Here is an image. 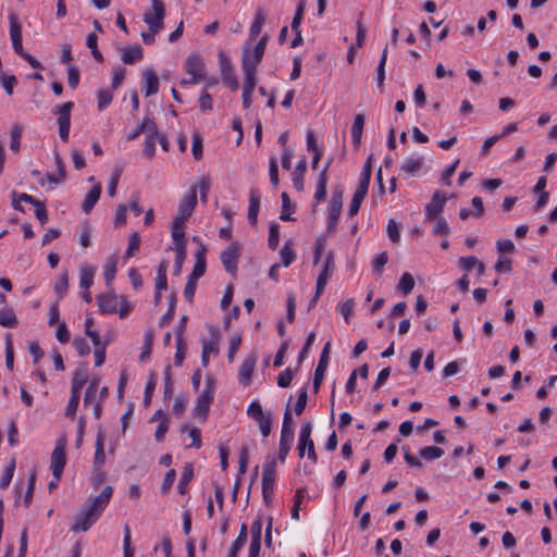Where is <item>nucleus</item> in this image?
Listing matches in <instances>:
<instances>
[{"label":"nucleus","instance_id":"1","mask_svg":"<svg viewBox=\"0 0 557 557\" xmlns=\"http://www.w3.org/2000/svg\"><path fill=\"white\" fill-rule=\"evenodd\" d=\"M113 488L107 485L99 495L90 497L75 516L73 532H86L99 519L112 497Z\"/></svg>","mask_w":557,"mask_h":557},{"label":"nucleus","instance_id":"2","mask_svg":"<svg viewBox=\"0 0 557 557\" xmlns=\"http://www.w3.org/2000/svg\"><path fill=\"white\" fill-rule=\"evenodd\" d=\"M99 311L103 314L119 313L120 318H126L133 309L126 296H117L114 292H108L97 296Z\"/></svg>","mask_w":557,"mask_h":557},{"label":"nucleus","instance_id":"3","mask_svg":"<svg viewBox=\"0 0 557 557\" xmlns=\"http://www.w3.org/2000/svg\"><path fill=\"white\" fill-rule=\"evenodd\" d=\"M152 11L144 14V22L149 30L159 33L164 26L165 4L162 0H151Z\"/></svg>","mask_w":557,"mask_h":557},{"label":"nucleus","instance_id":"4","mask_svg":"<svg viewBox=\"0 0 557 557\" xmlns=\"http://www.w3.org/2000/svg\"><path fill=\"white\" fill-rule=\"evenodd\" d=\"M74 108L72 101H67L61 106H57L53 109V113L58 114V129L59 136L62 141L69 140L70 127H71V111Z\"/></svg>","mask_w":557,"mask_h":557},{"label":"nucleus","instance_id":"5","mask_svg":"<svg viewBox=\"0 0 557 557\" xmlns=\"http://www.w3.org/2000/svg\"><path fill=\"white\" fill-rule=\"evenodd\" d=\"M311 432H312V425L310 422L304 423L300 429L299 433V441H298V456L299 458H302L305 456L306 449L308 450V458L312 460L313 462L318 461V456L314 449V443L311 440Z\"/></svg>","mask_w":557,"mask_h":557},{"label":"nucleus","instance_id":"6","mask_svg":"<svg viewBox=\"0 0 557 557\" xmlns=\"http://www.w3.org/2000/svg\"><path fill=\"white\" fill-rule=\"evenodd\" d=\"M343 208V190L335 189L332 194L331 201L329 205L327 213V226L326 231L332 234L336 230V225Z\"/></svg>","mask_w":557,"mask_h":557},{"label":"nucleus","instance_id":"7","mask_svg":"<svg viewBox=\"0 0 557 557\" xmlns=\"http://www.w3.org/2000/svg\"><path fill=\"white\" fill-rule=\"evenodd\" d=\"M185 71L190 75L189 79L182 84L196 85L205 78V63L198 54H193L185 61Z\"/></svg>","mask_w":557,"mask_h":557},{"label":"nucleus","instance_id":"8","mask_svg":"<svg viewBox=\"0 0 557 557\" xmlns=\"http://www.w3.org/2000/svg\"><path fill=\"white\" fill-rule=\"evenodd\" d=\"M197 205V186H191L178 205V212L174 221L184 223L189 219Z\"/></svg>","mask_w":557,"mask_h":557},{"label":"nucleus","instance_id":"9","mask_svg":"<svg viewBox=\"0 0 557 557\" xmlns=\"http://www.w3.org/2000/svg\"><path fill=\"white\" fill-rule=\"evenodd\" d=\"M240 256V245L235 242L232 243L225 250L221 252L220 259L224 269L232 275L237 271V262Z\"/></svg>","mask_w":557,"mask_h":557},{"label":"nucleus","instance_id":"10","mask_svg":"<svg viewBox=\"0 0 557 557\" xmlns=\"http://www.w3.org/2000/svg\"><path fill=\"white\" fill-rule=\"evenodd\" d=\"M446 201V195L440 190H436L433 194L431 201L425 206L424 221L432 222L435 219L440 218V214L443 212Z\"/></svg>","mask_w":557,"mask_h":557},{"label":"nucleus","instance_id":"11","mask_svg":"<svg viewBox=\"0 0 557 557\" xmlns=\"http://www.w3.org/2000/svg\"><path fill=\"white\" fill-rule=\"evenodd\" d=\"M65 465V443L59 441L51 454L50 469L52 471V475L55 478L62 476Z\"/></svg>","mask_w":557,"mask_h":557},{"label":"nucleus","instance_id":"12","mask_svg":"<svg viewBox=\"0 0 557 557\" xmlns=\"http://www.w3.org/2000/svg\"><path fill=\"white\" fill-rule=\"evenodd\" d=\"M220 67H221V77L224 85L228 86L231 90L236 91L238 89V81L233 71L231 61L228 58L221 52L219 54Z\"/></svg>","mask_w":557,"mask_h":557},{"label":"nucleus","instance_id":"13","mask_svg":"<svg viewBox=\"0 0 557 557\" xmlns=\"http://www.w3.org/2000/svg\"><path fill=\"white\" fill-rule=\"evenodd\" d=\"M213 401V389L211 380L207 381L206 389L198 396L194 408L195 414L198 417H207L211 403Z\"/></svg>","mask_w":557,"mask_h":557},{"label":"nucleus","instance_id":"14","mask_svg":"<svg viewBox=\"0 0 557 557\" xmlns=\"http://www.w3.org/2000/svg\"><path fill=\"white\" fill-rule=\"evenodd\" d=\"M335 270L334 253L331 251L327 253L323 268L317 278L318 295H322L327 284L329 278L333 275Z\"/></svg>","mask_w":557,"mask_h":557},{"label":"nucleus","instance_id":"15","mask_svg":"<svg viewBox=\"0 0 557 557\" xmlns=\"http://www.w3.org/2000/svg\"><path fill=\"white\" fill-rule=\"evenodd\" d=\"M257 360L258 356L256 354H251L243 361L238 373V380L244 386H248L250 384Z\"/></svg>","mask_w":557,"mask_h":557},{"label":"nucleus","instance_id":"16","mask_svg":"<svg viewBox=\"0 0 557 557\" xmlns=\"http://www.w3.org/2000/svg\"><path fill=\"white\" fill-rule=\"evenodd\" d=\"M424 158L421 156H411L407 158L400 165V173H404L407 177L416 176L423 168Z\"/></svg>","mask_w":557,"mask_h":557},{"label":"nucleus","instance_id":"17","mask_svg":"<svg viewBox=\"0 0 557 557\" xmlns=\"http://www.w3.org/2000/svg\"><path fill=\"white\" fill-rule=\"evenodd\" d=\"M10 36L12 40L13 50L18 55L22 54V52H24L22 45V28L17 22L16 16L13 14L10 15Z\"/></svg>","mask_w":557,"mask_h":557},{"label":"nucleus","instance_id":"18","mask_svg":"<svg viewBox=\"0 0 557 557\" xmlns=\"http://www.w3.org/2000/svg\"><path fill=\"white\" fill-rule=\"evenodd\" d=\"M275 478H276V460L274 458H268L263 466L262 487L273 488Z\"/></svg>","mask_w":557,"mask_h":557},{"label":"nucleus","instance_id":"19","mask_svg":"<svg viewBox=\"0 0 557 557\" xmlns=\"http://www.w3.org/2000/svg\"><path fill=\"white\" fill-rule=\"evenodd\" d=\"M196 262L188 277L198 281L206 272V247L201 244L195 252Z\"/></svg>","mask_w":557,"mask_h":557},{"label":"nucleus","instance_id":"20","mask_svg":"<svg viewBox=\"0 0 557 557\" xmlns=\"http://www.w3.org/2000/svg\"><path fill=\"white\" fill-rule=\"evenodd\" d=\"M104 441L106 436L104 434L99 431L96 437V451H95V458H94V471L101 470L102 466L106 461V454H104Z\"/></svg>","mask_w":557,"mask_h":557},{"label":"nucleus","instance_id":"21","mask_svg":"<svg viewBox=\"0 0 557 557\" xmlns=\"http://www.w3.org/2000/svg\"><path fill=\"white\" fill-rule=\"evenodd\" d=\"M144 58V52L140 46L135 45L131 47H126L122 49L121 59L125 64H135L136 62L141 61Z\"/></svg>","mask_w":557,"mask_h":557},{"label":"nucleus","instance_id":"22","mask_svg":"<svg viewBox=\"0 0 557 557\" xmlns=\"http://www.w3.org/2000/svg\"><path fill=\"white\" fill-rule=\"evenodd\" d=\"M261 197L257 189H250L249 193V208H248V220L255 225L257 223V218L260 209Z\"/></svg>","mask_w":557,"mask_h":557},{"label":"nucleus","instance_id":"23","mask_svg":"<svg viewBox=\"0 0 557 557\" xmlns=\"http://www.w3.org/2000/svg\"><path fill=\"white\" fill-rule=\"evenodd\" d=\"M144 78L146 83L145 96L150 97L156 95L159 90V78L157 73L151 69H146L144 71Z\"/></svg>","mask_w":557,"mask_h":557},{"label":"nucleus","instance_id":"24","mask_svg":"<svg viewBox=\"0 0 557 557\" xmlns=\"http://www.w3.org/2000/svg\"><path fill=\"white\" fill-rule=\"evenodd\" d=\"M141 133H146L147 135H158V128L154 121L145 117L144 121L136 127V129L128 136V139H136Z\"/></svg>","mask_w":557,"mask_h":557},{"label":"nucleus","instance_id":"25","mask_svg":"<svg viewBox=\"0 0 557 557\" xmlns=\"http://www.w3.org/2000/svg\"><path fill=\"white\" fill-rule=\"evenodd\" d=\"M364 115L359 113L355 116L352 126H351V138L355 147H359L361 144V137L364 126Z\"/></svg>","mask_w":557,"mask_h":557},{"label":"nucleus","instance_id":"26","mask_svg":"<svg viewBox=\"0 0 557 557\" xmlns=\"http://www.w3.org/2000/svg\"><path fill=\"white\" fill-rule=\"evenodd\" d=\"M100 195H101V186H100V184L95 185L89 190V193L86 195V198H85V200H84V202L82 205V210L85 213H89L92 210V208L95 207V205L97 203V201L99 200Z\"/></svg>","mask_w":557,"mask_h":557},{"label":"nucleus","instance_id":"27","mask_svg":"<svg viewBox=\"0 0 557 557\" xmlns=\"http://www.w3.org/2000/svg\"><path fill=\"white\" fill-rule=\"evenodd\" d=\"M293 442H294V434L281 433L280 445H278V455H277V459L281 462H285L287 455L290 450V446H292Z\"/></svg>","mask_w":557,"mask_h":557},{"label":"nucleus","instance_id":"28","mask_svg":"<svg viewBox=\"0 0 557 557\" xmlns=\"http://www.w3.org/2000/svg\"><path fill=\"white\" fill-rule=\"evenodd\" d=\"M87 381H88L87 370L84 368L77 369L73 374V379H72V383H71V392L81 395V389L87 383Z\"/></svg>","mask_w":557,"mask_h":557},{"label":"nucleus","instance_id":"29","mask_svg":"<svg viewBox=\"0 0 557 557\" xmlns=\"http://www.w3.org/2000/svg\"><path fill=\"white\" fill-rule=\"evenodd\" d=\"M194 476V468L191 463H185L180 483L177 486V492L182 495H185L187 493V486L190 483L191 479Z\"/></svg>","mask_w":557,"mask_h":557},{"label":"nucleus","instance_id":"30","mask_svg":"<svg viewBox=\"0 0 557 557\" xmlns=\"http://www.w3.org/2000/svg\"><path fill=\"white\" fill-rule=\"evenodd\" d=\"M306 170H307V161L304 158L302 160H300L298 162V164L296 165V169L293 173V185L299 191H301L304 189V185H305L304 174H305Z\"/></svg>","mask_w":557,"mask_h":557},{"label":"nucleus","instance_id":"31","mask_svg":"<svg viewBox=\"0 0 557 557\" xmlns=\"http://www.w3.org/2000/svg\"><path fill=\"white\" fill-rule=\"evenodd\" d=\"M329 366V360L319 359L318 366L314 371L313 376V391L314 393H318L320 389V386L322 384V381L324 379L325 371Z\"/></svg>","mask_w":557,"mask_h":557},{"label":"nucleus","instance_id":"32","mask_svg":"<svg viewBox=\"0 0 557 557\" xmlns=\"http://www.w3.org/2000/svg\"><path fill=\"white\" fill-rule=\"evenodd\" d=\"M18 321L11 308L0 309V325L3 327H15Z\"/></svg>","mask_w":557,"mask_h":557},{"label":"nucleus","instance_id":"33","mask_svg":"<svg viewBox=\"0 0 557 557\" xmlns=\"http://www.w3.org/2000/svg\"><path fill=\"white\" fill-rule=\"evenodd\" d=\"M262 59L257 58L250 50L245 49L243 52V70L257 72V66Z\"/></svg>","mask_w":557,"mask_h":557},{"label":"nucleus","instance_id":"34","mask_svg":"<svg viewBox=\"0 0 557 557\" xmlns=\"http://www.w3.org/2000/svg\"><path fill=\"white\" fill-rule=\"evenodd\" d=\"M95 269L90 267H83L79 271V286L84 289H89L94 283Z\"/></svg>","mask_w":557,"mask_h":557},{"label":"nucleus","instance_id":"35","mask_svg":"<svg viewBox=\"0 0 557 557\" xmlns=\"http://www.w3.org/2000/svg\"><path fill=\"white\" fill-rule=\"evenodd\" d=\"M153 338H154L153 332L151 330H148L145 333L144 346H143L141 352L139 355L140 361H146L150 358L152 345H153Z\"/></svg>","mask_w":557,"mask_h":557},{"label":"nucleus","instance_id":"36","mask_svg":"<svg viewBox=\"0 0 557 557\" xmlns=\"http://www.w3.org/2000/svg\"><path fill=\"white\" fill-rule=\"evenodd\" d=\"M281 260L284 267H288L296 258L295 251L293 249V243L290 240H286L280 251Z\"/></svg>","mask_w":557,"mask_h":557},{"label":"nucleus","instance_id":"37","mask_svg":"<svg viewBox=\"0 0 557 557\" xmlns=\"http://www.w3.org/2000/svg\"><path fill=\"white\" fill-rule=\"evenodd\" d=\"M265 23V17H264V14L262 11H258L256 16H255V20L250 26V29H249V38L251 40L256 39L260 33H261V29H262V26L264 25Z\"/></svg>","mask_w":557,"mask_h":557},{"label":"nucleus","instance_id":"38","mask_svg":"<svg viewBox=\"0 0 557 557\" xmlns=\"http://www.w3.org/2000/svg\"><path fill=\"white\" fill-rule=\"evenodd\" d=\"M22 133H23L22 125L15 124L12 126L11 132H10V136H11L10 149L13 152L20 151Z\"/></svg>","mask_w":557,"mask_h":557},{"label":"nucleus","instance_id":"39","mask_svg":"<svg viewBox=\"0 0 557 557\" xmlns=\"http://www.w3.org/2000/svg\"><path fill=\"white\" fill-rule=\"evenodd\" d=\"M171 234H172L173 240H174V243L176 245V248H178L180 245H184L185 246V242H184L185 224L184 223H180L177 221H173Z\"/></svg>","mask_w":557,"mask_h":557},{"label":"nucleus","instance_id":"40","mask_svg":"<svg viewBox=\"0 0 557 557\" xmlns=\"http://www.w3.org/2000/svg\"><path fill=\"white\" fill-rule=\"evenodd\" d=\"M327 175H325V171H321L319 174L317 189L314 193V198L318 201H322L326 197V185H327Z\"/></svg>","mask_w":557,"mask_h":557},{"label":"nucleus","instance_id":"41","mask_svg":"<svg viewBox=\"0 0 557 557\" xmlns=\"http://www.w3.org/2000/svg\"><path fill=\"white\" fill-rule=\"evenodd\" d=\"M419 455L426 460H435L444 455V450L436 446H425L420 449Z\"/></svg>","mask_w":557,"mask_h":557},{"label":"nucleus","instance_id":"42","mask_svg":"<svg viewBox=\"0 0 557 557\" xmlns=\"http://www.w3.org/2000/svg\"><path fill=\"white\" fill-rule=\"evenodd\" d=\"M386 60H387V47H385L383 49L379 65L376 67V79H377L379 87H382L384 85Z\"/></svg>","mask_w":557,"mask_h":557},{"label":"nucleus","instance_id":"43","mask_svg":"<svg viewBox=\"0 0 557 557\" xmlns=\"http://www.w3.org/2000/svg\"><path fill=\"white\" fill-rule=\"evenodd\" d=\"M414 287V280L412 275L408 272H405L399 281L398 289L403 292L404 295H408Z\"/></svg>","mask_w":557,"mask_h":557},{"label":"nucleus","instance_id":"44","mask_svg":"<svg viewBox=\"0 0 557 557\" xmlns=\"http://www.w3.org/2000/svg\"><path fill=\"white\" fill-rule=\"evenodd\" d=\"M15 470V459H11L0 480V488L4 490L10 485Z\"/></svg>","mask_w":557,"mask_h":557},{"label":"nucleus","instance_id":"45","mask_svg":"<svg viewBox=\"0 0 557 557\" xmlns=\"http://www.w3.org/2000/svg\"><path fill=\"white\" fill-rule=\"evenodd\" d=\"M157 385L154 373H151L145 387L144 406L148 407L151 403L152 394Z\"/></svg>","mask_w":557,"mask_h":557},{"label":"nucleus","instance_id":"46","mask_svg":"<svg viewBox=\"0 0 557 557\" xmlns=\"http://www.w3.org/2000/svg\"><path fill=\"white\" fill-rule=\"evenodd\" d=\"M218 343H219V336L215 330L211 331V338L208 341H202V350L208 352L209 355L211 352L218 354Z\"/></svg>","mask_w":557,"mask_h":557},{"label":"nucleus","instance_id":"47","mask_svg":"<svg viewBox=\"0 0 557 557\" xmlns=\"http://www.w3.org/2000/svg\"><path fill=\"white\" fill-rule=\"evenodd\" d=\"M186 350H187V346H186L185 338L176 339V352L174 356V363L176 367L182 366V363L185 359V356H186Z\"/></svg>","mask_w":557,"mask_h":557},{"label":"nucleus","instance_id":"48","mask_svg":"<svg viewBox=\"0 0 557 557\" xmlns=\"http://www.w3.org/2000/svg\"><path fill=\"white\" fill-rule=\"evenodd\" d=\"M293 206H292V202H290V199L287 195V193H283L282 194V212H281V215H280V219L282 221H293L294 219L292 218L289 211L293 210Z\"/></svg>","mask_w":557,"mask_h":557},{"label":"nucleus","instance_id":"49","mask_svg":"<svg viewBox=\"0 0 557 557\" xmlns=\"http://www.w3.org/2000/svg\"><path fill=\"white\" fill-rule=\"evenodd\" d=\"M79 398H81L79 394L71 392V396H70L66 409H65V416L67 418L73 419L75 417L78 405H79Z\"/></svg>","mask_w":557,"mask_h":557},{"label":"nucleus","instance_id":"50","mask_svg":"<svg viewBox=\"0 0 557 557\" xmlns=\"http://www.w3.org/2000/svg\"><path fill=\"white\" fill-rule=\"evenodd\" d=\"M434 222L435 224L432 230L434 235L447 236L449 234L450 228L445 218L440 216L435 219Z\"/></svg>","mask_w":557,"mask_h":557},{"label":"nucleus","instance_id":"51","mask_svg":"<svg viewBox=\"0 0 557 557\" xmlns=\"http://www.w3.org/2000/svg\"><path fill=\"white\" fill-rule=\"evenodd\" d=\"M157 136L158 135H146V139L144 141L143 147V153L149 159L154 156Z\"/></svg>","mask_w":557,"mask_h":557},{"label":"nucleus","instance_id":"52","mask_svg":"<svg viewBox=\"0 0 557 557\" xmlns=\"http://www.w3.org/2000/svg\"><path fill=\"white\" fill-rule=\"evenodd\" d=\"M280 243V226L276 223L270 225L268 245L269 248L275 250Z\"/></svg>","mask_w":557,"mask_h":557},{"label":"nucleus","instance_id":"53","mask_svg":"<svg viewBox=\"0 0 557 557\" xmlns=\"http://www.w3.org/2000/svg\"><path fill=\"white\" fill-rule=\"evenodd\" d=\"M366 196L367 195L355 190V194L352 196V199H351V202H350V206H349V210H348V215L349 216H354V215H356L358 213V211H359V209L361 207V203H362L363 199L366 198Z\"/></svg>","mask_w":557,"mask_h":557},{"label":"nucleus","instance_id":"54","mask_svg":"<svg viewBox=\"0 0 557 557\" xmlns=\"http://www.w3.org/2000/svg\"><path fill=\"white\" fill-rule=\"evenodd\" d=\"M305 8H306V1L305 0L299 1L298 5L296 8L294 18L292 21V25H290L293 32H297V29H299L300 23L304 17Z\"/></svg>","mask_w":557,"mask_h":557},{"label":"nucleus","instance_id":"55","mask_svg":"<svg viewBox=\"0 0 557 557\" xmlns=\"http://www.w3.org/2000/svg\"><path fill=\"white\" fill-rule=\"evenodd\" d=\"M243 71H244L243 90H248V91L253 92L256 84H257V76H256L257 72L248 71V70H243Z\"/></svg>","mask_w":557,"mask_h":557},{"label":"nucleus","instance_id":"56","mask_svg":"<svg viewBox=\"0 0 557 557\" xmlns=\"http://www.w3.org/2000/svg\"><path fill=\"white\" fill-rule=\"evenodd\" d=\"M116 273V260H108L103 268V275L107 285H111Z\"/></svg>","mask_w":557,"mask_h":557},{"label":"nucleus","instance_id":"57","mask_svg":"<svg viewBox=\"0 0 557 557\" xmlns=\"http://www.w3.org/2000/svg\"><path fill=\"white\" fill-rule=\"evenodd\" d=\"M281 433L294 434V422L289 406L285 409Z\"/></svg>","mask_w":557,"mask_h":557},{"label":"nucleus","instance_id":"58","mask_svg":"<svg viewBox=\"0 0 557 557\" xmlns=\"http://www.w3.org/2000/svg\"><path fill=\"white\" fill-rule=\"evenodd\" d=\"M247 413L255 421H259L267 418V416H264L263 413L262 407L259 401H252L248 407Z\"/></svg>","mask_w":557,"mask_h":557},{"label":"nucleus","instance_id":"59","mask_svg":"<svg viewBox=\"0 0 557 557\" xmlns=\"http://www.w3.org/2000/svg\"><path fill=\"white\" fill-rule=\"evenodd\" d=\"M191 151L196 160L202 158V138L199 133L193 134Z\"/></svg>","mask_w":557,"mask_h":557},{"label":"nucleus","instance_id":"60","mask_svg":"<svg viewBox=\"0 0 557 557\" xmlns=\"http://www.w3.org/2000/svg\"><path fill=\"white\" fill-rule=\"evenodd\" d=\"M354 306H355V301L352 298L346 299L343 304H341L338 306L339 312L344 317V319L347 323L349 322V319L352 315Z\"/></svg>","mask_w":557,"mask_h":557},{"label":"nucleus","instance_id":"61","mask_svg":"<svg viewBox=\"0 0 557 557\" xmlns=\"http://www.w3.org/2000/svg\"><path fill=\"white\" fill-rule=\"evenodd\" d=\"M97 97H98V109L100 111L106 109L111 103V101L113 99L111 91H109L107 89L99 90L97 94Z\"/></svg>","mask_w":557,"mask_h":557},{"label":"nucleus","instance_id":"62","mask_svg":"<svg viewBox=\"0 0 557 557\" xmlns=\"http://www.w3.org/2000/svg\"><path fill=\"white\" fill-rule=\"evenodd\" d=\"M140 237L138 233H133L129 237L128 247L125 251V258L132 257L136 251L139 250Z\"/></svg>","mask_w":557,"mask_h":557},{"label":"nucleus","instance_id":"63","mask_svg":"<svg viewBox=\"0 0 557 557\" xmlns=\"http://www.w3.org/2000/svg\"><path fill=\"white\" fill-rule=\"evenodd\" d=\"M67 288H69L67 274L63 273L59 276L58 281L55 282L54 290L59 295V298H62L64 296V294L66 293Z\"/></svg>","mask_w":557,"mask_h":557},{"label":"nucleus","instance_id":"64","mask_svg":"<svg viewBox=\"0 0 557 557\" xmlns=\"http://www.w3.org/2000/svg\"><path fill=\"white\" fill-rule=\"evenodd\" d=\"M73 346L76 349L77 354L82 357L90 354V347L88 343L86 342V339L82 337L74 338Z\"/></svg>","mask_w":557,"mask_h":557}]
</instances>
